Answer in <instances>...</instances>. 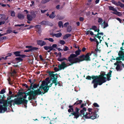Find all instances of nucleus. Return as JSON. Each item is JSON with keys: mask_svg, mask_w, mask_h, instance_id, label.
<instances>
[{"mask_svg": "<svg viewBox=\"0 0 124 124\" xmlns=\"http://www.w3.org/2000/svg\"><path fill=\"white\" fill-rule=\"evenodd\" d=\"M8 106L7 103H3V105H0V113H4L6 111Z\"/></svg>", "mask_w": 124, "mask_h": 124, "instance_id": "nucleus-9", "label": "nucleus"}, {"mask_svg": "<svg viewBox=\"0 0 124 124\" xmlns=\"http://www.w3.org/2000/svg\"><path fill=\"white\" fill-rule=\"evenodd\" d=\"M93 106L95 107H99V105L96 103H95L93 104Z\"/></svg>", "mask_w": 124, "mask_h": 124, "instance_id": "nucleus-58", "label": "nucleus"}, {"mask_svg": "<svg viewBox=\"0 0 124 124\" xmlns=\"http://www.w3.org/2000/svg\"><path fill=\"white\" fill-rule=\"evenodd\" d=\"M50 46H44V48L45 49V50H48L50 48Z\"/></svg>", "mask_w": 124, "mask_h": 124, "instance_id": "nucleus-46", "label": "nucleus"}, {"mask_svg": "<svg viewBox=\"0 0 124 124\" xmlns=\"http://www.w3.org/2000/svg\"><path fill=\"white\" fill-rule=\"evenodd\" d=\"M69 108L68 110V112L69 113L72 112L71 114L72 115L74 116V118L77 119L80 116L83 117V118L91 119H92L97 118V114L96 113L98 111L99 109L97 108L94 109L89 108L87 109L88 112H86V114H85V112L86 110V108L85 107L83 108L82 109H81V108H78L77 107H76L75 111H74L73 106L69 105Z\"/></svg>", "mask_w": 124, "mask_h": 124, "instance_id": "nucleus-1", "label": "nucleus"}, {"mask_svg": "<svg viewBox=\"0 0 124 124\" xmlns=\"http://www.w3.org/2000/svg\"><path fill=\"white\" fill-rule=\"evenodd\" d=\"M86 106V103H82V104L81 105V106H80V107L79 108H84V106Z\"/></svg>", "mask_w": 124, "mask_h": 124, "instance_id": "nucleus-52", "label": "nucleus"}, {"mask_svg": "<svg viewBox=\"0 0 124 124\" xmlns=\"http://www.w3.org/2000/svg\"><path fill=\"white\" fill-rule=\"evenodd\" d=\"M46 43V42L40 40L37 41V44L41 46L45 45Z\"/></svg>", "mask_w": 124, "mask_h": 124, "instance_id": "nucleus-18", "label": "nucleus"}, {"mask_svg": "<svg viewBox=\"0 0 124 124\" xmlns=\"http://www.w3.org/2000/svg\"><path fill=\"white\" fill-rule=\"evenodd\" d=\"M92 29L95 32H97V34L96 35L95 33L94 34H95V37H96L97 38L100 39L102 38V39L103 38V33H99V30L97 29V27L95 26H93L92 27Z\"/></svg>", "mask_w": 124, "mask_h": 124, "instance_id": "nucleus-8", "label": "nucleus"}, {"mask_svg": "<svg viewBox=\"0 0 124 124\" xmlns=\"http://www.w3.org/2000/svg\"><path fill=\"white\" fill-rule=\"evenodd\" d=\"M69 23L68 22H66L63 25V27H67V26L69 25Z\"/></svg>", "mask_w": 124, "mask_h": 124, "instance_id": "nucleus-49", "label": "nucleus"}, {"mask_svg": "<svg viewBox=\"0 0 124 124\" xmlns=\"http://www.w3.org/2000/svg\"><path fill=\"white\" fill-rule=\"evenodd\" d=\"M71 36V34H67L64 35L63 37V39H67L70 38Z\"/></svg>", "mask_w": 124, "mask_h": 124, "instance_id": "nucleus-28", "label": "nucleus"}, {"mask_svg": "<svg viewBox=\"0 0 124 124\" xmlns=\"http://www.w3.org/2000/svg\"><path fill=\"white\" fill-rule=\"evenodd\" d=\"M36 28L37 29L38 33L40 34L41 32L42 31L40 29L41 26L39 25H38L36 26Z\"/></svg>", "mask_w": 124, "mask_h": 124, "instance_id": "nucleus-22", "label": "nucleus"}, {"mask_svg": "<svg viewBox=\"0 0 124 124\" xmlns=\"http://www.w3.org/2000/svg\"><path fill=\"white\" fill-rule=\"evenodd\" d=\"M14 102L13 100H11L8 101L7 100H6L3 103H7V105H8V104H10V106H11L12 105V102Z\"/></svg>", "mask_w": 124, "mask_h": 124, "instance_id": "nucleus-26", "label": "nucleus"}, {"mask_svg": "<svg viewBox=\"0 0 124 124\" xmlns=\"http://www.w3.org/2000/svg\"><path fill=\"white\" fill-rule=\"evenodd\" d=\"M124 54V51H123L122 50H120L118 52V55L119 56H122Z\"/></svg>", "mask_w": 124, "mask_h": 124, "instance_id": "nucleus-31", "label": "nucleus"}, {"mask_svg": "<svg viewBox=\"0 0 124 124\" xmlns=\"http://www.w3.org/2000/svg\"><path fill=\"white\" fill-rule=\"evenodd\" d=\"M40 89H42V88H40V86L39 87V88L38 89L36 90H35L33 91L30 90L29 91V93L30 94H33L34 96L35 97L37 95H39L41 94L42 93L43 94L44 92H42L40 90Z\"/></svg>", "mask_w": 124, "mask_h": 124, "instance_id": "nucleus-7", "label": "nucleus"}, {"mask_svg": "<svg viewBox=\"0 0 124 124\" xmlns=\"http://www.w3.org/2000/svg\"><path fill=\"white\" fill-rule=\"evenodd\" d=\"M60 43L62 45H63L65 43V42L64 40H61L60 41Z\"/></svg>", "mask_w": 124, "mask_h": 124, "instance_id": "nucleus-60", "label": "nucleus"}, {"mask_svg": "<svg viewBox=\"0 0 124 124\" xmlns=\"http://www.w3.org/2000/svg\"><path fill=\"white\" fill-rule=\"evenodd\" d=\"M5 89H3L1 90L0 92V93L1 94H3L6 92V91Z\"/></svg>", "mask_w": 124, "mask_h": 124, "instance_id": "nucleus-50", "label": "nucleus"}, {"mask_svg": "<svg viewBox=\"0 0 124 124\" xmlns=\"http://www.w3.org/2000/svg\"><path fill=\"white\" fill-rule=\"evenodd\" d=\"M8 17H6V16L4 15H0V20H1V19L3 18L4 20H6L8 19Z\"/></svg>", "mask_w": 124, "mask_h": 124, "instance_id": "nucleus-27", "label": "nucleus"}, {"mask_svg": "<svg viewBox=\"0 0 124 124\" xmlns=\"http://www.w3.org/2000/svg\"><path fill=\"white\" fill-rule=\"evenodd\" d=\"M50 35L53 37L55 36L57 38H59L62 36V34L61 33H59L56 34L51 33L50 34Z\"/></svg>", "mask_w": 124, "mask_h": 124, "instance_id": "nucleus-19", "label": "nucleus"}, {"mask_svg": "<svg viewBox=\"0 0 124 124\" xmlns=\"http://www.w3.org/2000/svg\"><path fill=\"white\" fill-rule=\"evenodd\" d=\"M92 42L94 41L95 42L96 44V48L95 49V53H96V54H97V52H100V50L98 49V46L99 44V42L98 41L97 39H89Z\"/></svg>", "mask_w": 124, "mask_h": 124, "instance_id": "nucleus-11", "label": "nucleus"}, {"mask_svg": "<svg viewBox=\"0 0 124 124\" xmlns=\"http://www.w3.org/2000/svg\"><path fill=\"white\" fill-rule=\"evenodd\" d=\"M109 10H111L115 12L116 11V9L113 7L111 6H109L108 7Z\"/></svg>", "mask_w": 124, "mask_h": 124, "instance_id": "nucleus-39", "label": "nucleus"}, {"mask_svg": "<svg viewBox=\"0 0 124 124\" xmlns=\"http://www.w3.org/2000/svg\"><path fill=\"white\" fill-rule=\"evenodd\" d=\"M22 85L23 86H25L26 88H28V89L29 88V86L28 85H27L26 84H23Z\"/></svg>", "mask_w": 124, "mask_h": 124, "instance_id": "nucleus-54", "label": "nucleus"}, {"mask_svg": "<svg viewBox=\"0 0 124 124\" xmlns=\"http://www.w3.org/2000/svg\"><path fill=\"white\" fill-rule=\"evenodd\" d=\"M92 78V77H91L89 76H87L86 78V79H88L89 80H91V78Z\"/></svg>", "mask_w": 124, "mask_h": 124, "instance_id": "nucleus-61", "label": "nucleus"}, {"mask_svg": "<svg viewBox=\"0 0 124 124\" xmlns=\"http://www.w3.org/2000/svg\"><path fill=\"white\" fill-rule=\"evenodd\" d=\"M50 0H43L42 2L43 3H45L47 2H48Z\"/></svg>", "mask_w": 124, "mask_h": 124, "instance_id": "nucleus-57", "label": "nucleus"}, {"mask_svg": "<svg viewBox=\"0 0 124 124\" xmlns=\"http://www.w3.org/2000/svg\"><path fill=\"white\" fill-rule=\"evenodd\" d=\"M36 17V15L35 14L34 12H31L30 15L28 14L27 15V17L28 19L30 21H31L32 19Z\"/></svg>", "mask_w": 124, "mask_h": 124, "instance_id": "nucleus-14", "label": "nucleus"}, {"mask_svg": "<svg viewBox=\"0 0 124 124\" xmlns=\"http://www.w3.org/2000/svg\"><path fill=\"white\" fill-rule=\"evenodd\" d=\"M67 66V65L64 62H62L61 64L58 65V66L60 70H61L62 69L63 70Z\"/></svg>", "mask_w": 124, "mask_h": 124, "instance_id": "nucleus-15", "label": "nucleus"}, {"mask_svg": "<svg viewBox=\"0 0 124 124\" xmlns=\"http://www.w3.org/2000/svg\"><path fill=\"white\" fill-rule=\"evenodd\" d=\"M74 55L70 54L68 57V61L70 63H68L69 66L73 64L79 62H80V59L74 56Z\"/></svg>", "mask_w": 124, "mask_h": 124, "instance_id": "nucleus-3", "label": "nucleus"}, {"mask_svg": "<svg viewBox=\"0 0 124 124\" xmlns=\"http://www.w3.org/2000/svg\"><path fill=\"white\" fill-rule=\"evenodd\" d=\"M113 13L116 14L119 16H121L122 15V14L120 12L117 11L116 10V11L113 12Z\"/></svg>", "mask_w": 124, "mask_h": 124, "instance_id": "nucleus-34", "label": "nucleus"}, {"mask_svg": "<svg viewBox=\"0 0 124 124\" xmlns=\"http://www.w3.org/2000/svg\"><path fill=\"white\" fill-rule=\"evenodd\" d=\"M55 16V15L54 14V12H52L51 14L49 16V17L52 19H53Z\"/></svg>", "mask_w": 124, "mask_h": 124, "instance_id": "nucleus-37", "label": "nucleus"}, {"mask_svg": "<svg viewBox=\"0 0 124 124\" xmlns=\"http://www.w3.org/2000/svg\"><path fill=\"white\" fill-rule=\"evenodd\" d=\"M89 33H90L91 35H95V34H94V33L93 32L90 30H88L87 31L86 33V34L87 35Z\"/></svg>", "mask_w": 124, "mask_h": 124, "instance_id": "nucleus-38", "label": "nucleus"}, {"mask_svg": "<svg viewBox=\"0 0 124 124\" xmlns=\"http://www.w3.org/2000/svg\"><path fill=\"white\" fill-rule=\"evenodd\" d=\"M15 59L16 61H22L23 60L20 57H17Z\"/></svg>", "mask_w": 124, "mask_h": 124, "instance_id": "nucleus-44", "label": "nucleus"}, {"mask_svg": "<svg viewBox=\"0 0 124 124\" xmlns=\"http://www.w3.org/2000/svg\"><path fill=\"white\" fill-rule=\"evenodd\" d=\"M58 77H56L55 78L51 79H53L52 80V82L53 84H54L55 86H56L57 85V82H58V81L57 80Z\"/></svg>", "mask_w": 124, "mask_h": 124, "instance_id": "nucleus-24", "label": "nucleus"}, {"mask_svg": "<svg viewBox=\"0 0 124 124\" xmlns=\"http://www.w3.org/2000/svg\"><path fill=\"white\" fill-rule=\"evenodd\" d=\"M106 79H107L106 77L104 76L103 77H101V78H99V79L101 82L100 83V84L102 85L103 83L106 82Z\"/></svg>", "mask_w": 124, "mask_h": 124, "instance_id": "nucleus-17", "label": "nucleus"}, {"mask_svg": "<svg viewBox=\"0 0 124 124\" xmlns=\"http://www.w3.org/2000/svg\"><path fill=\"white\" fill-rule=\"evenodd\" d=\"M57 60L58 61L61 62L64 60H66L67 61H68V59H67L65 57H63L62 59H61L60 57H58V58Z\"/></svg>", "mask_w": 124, "mask_h": 124, "instance_id": "nucleus-29", "label": "nucleus"}, {"mask_svg": "<svg viewBox=\"0 0 124 124\" xmlns=\"http://www.w3.org/2000/svg\"><path fill=\"white\" fill-rule=\"evenodd\" d=\"M114 63L115 64H119L121 65H122V64H123L122 63V61H117L116 62Z\"/></svg>", "mask_w": 124, "mask_h": 124, "instance_id": "nucleus-43", "label": "nucleus"}, {"mask_svg": "<svg viewBox=\"0 0 124 124\" xmlns=\"http://www.w3.org/2000/svg\"><path fill=\"white\" fill-rule=\"evenodd\" d=\"M68 47L66 46H65V48H63V50L64 51H67L68 50Z\"/></svg>", "mask_w": 124, "mask_h": 124, "instance_id": "nucleus-62", "label": "nucleus"}, {"mask_svg": "<svg viewBox=\"0 0 124 124\" xmlns=\"http://www.w3.org/2000/svg\"><path fill=\"white\" fill-rule=\"evenodd\" d=\"M39 86V84H33V83H32L31 84L29 88L27 89V90L30 91L31 89H32V91H33L34 89L37 88Z\"/></svg>", "mask_w": 124, "mask_h": 124, "instance_id": "nucleus-13", "label": "nucleus"}, {"mask_svg": "<svg viewBox=\"0 0 124 124\" xmlns=\"http://www.w3.org/2000/svg\"><path fill=\"white\" fill-rule=\"evenodd\" d=\"M91 54L90 53H88L85 55L84 54L80 55L79 56L80 58V62H82L84 61H90L91 59L90 56L91 55Z\"/></svg>", "mask_w": 124, "mask_h": 124, "instance_id": "nucleus-5", "label": "nucleus"}, {"mask_svg": "<svg viewBox=\"0 0 124 124\" xmlns=\"http://www.w3.org/2000/svg\"><path fill=\"white\" fill-rule=\"evenodd\" d=\"M57 46V45L56 44H53L52 45V46H50V47L51 48L53 49H54V48L56 47Z\"/></svg>", "mask_w": 124, "mask_h": 124, "instance_id": "nucleus-47", "label": "nucleus"}, {"mask_svg": "<svg viewBox=\"0 0 124 124\" xmlns=\"http://www.w3.org/2000/svg\"><path fill=\"white\" fill-rule=\"evenodd\" d=\"M112 72V71L111 70H110L109 71L108 73V74L106 75L108 76H111V73Z\"/></svg>", "mask_w": 124, "mask_h": 124, "instance_id": "nucleus-53", "label": "nucleus"}, {"mask_svg": "<svg viewBox=\"0 0 124 124\" xmlns=\"http://www.w3.org/2000/svg\"><path fill=\"white\" fill-rule=\"evenodd\" d=\"M112 2L113 4L116 6H119L121 7H124V5L121 3L120 1H118L117 2L113 0L112 1Z\"/></svg>", "mask_w": 124, "mask_h": 124, "instance_id": "nucleus-16", "label": "nucleus"}, {"mask_svg": "<svg viewBox=\"0 0 124 124\" xmlns=\"http://www.w3.org/2000/svg\"><path fill=\"white\" fill-rule=\"evenodd\" d=\"M92 78L93 79L92 83L93 84V87L94 88H96L98 85H101L100 84V83L101 82L99 79V78L96 76H92Z\"/></svg>", "mask_w": 124, "mask_h": 124, "instance_id": "nucleus-6", "label": "nucleus"}, {"mask_svg": "<svg viewBox=\"0 0 124 124\" xmlns=\"http://www.w3.org/2000/svg\"><path fill=\"white\" fill-rule=\"evenodd\" d=\"M81 50L80 49H78L77 50L75 51V54H72L71 55H74V56L77 57L78 55H79L80 54V53L81 52Z\"/></svg>", "mask_w": 124, "mask_h": 124, "instance_id": "nucleus-21", "label": "nucleus"}, {"mask_svg": "<svg viewBox=\"0 0 124 124\" xmlns=\"http://www.w3.org/2000/svg\"><path fill=\"white\" fill-rule=\"evenodd\" d=\"M72 29L71 26L70 25H69L67 28V32H70L71 31Z\"/></svg>", "mask_w": 124, "mask_h": 124, "instance_id": "nucleus-32", "label": "nucleus"}, {"mask_svg": "<svg viewBox=\"0 0 124 124\" xmlns=\"http://www.w3.org/2000/svg\"><path fill=\"white\" fill-rule=\"evenodd\" d=\"M49 83V81L48 82L44 80L42 82V83L40 86V88H42V89L43 90L44 93H43V94H44L48 92V84Z\"/></svg>", "mask_w": 124, "mask_h": 124, "instance_id": "nucleus-4", "label": "nucleus"}, {"mask_svg": "<svg viewBox=\"0 0 124 124\" xmlns=\"http://www.w3.org/2000/svg\"><path fill=\"white\" fill-rule=\"evenodd\" d=\"M24 24H17L15 25V26H19V27L23 26H24Z\"/></svg>", "mask_w": 124, "mask_h": 124, "instance_id": "nucleus-64", "label": "nucleus"}, {"mask_svg": "<svg viewBox=\"0 0 124 124\" xmlns=\"http://www.w3.org/2000/svg\"><path fill=\"white\" fill-rule=\"evenodd\" d=\"M121 56H119L118 57H117L116 58V60L117 61H119L121 60Z\"/></svg>", "mask_w": 124, "mask_h": 124, "instance_id": "nucleus-51", "label": "nucleus"}, {"mask_svg": "<svg viewBox=\"0 0 124 124\" xmlns=\"http://www.w3.org/2000/svg\"><path fill=\"white\" fill-rule=\"evenodd\" d=\"M58 25L60 28H61L62 27V28H63V23L62 22V21H60L58 22Z\"/></svg>", "mask_w": 124, "mask_h": 124, "instance_id": "nucleus-35", "label": "nucleus"}, {"mask_svg": "<svg viewBox=\"0 0 124 124\" xmlns=\"http://www.w3.org/2000/svg\"><path fill=\"white\" fill-rule=\"evenodd\" d=\"M54 70H55V72H57L60 70L57 67H55L54 69Z\"/></svg>", "mask_w": 124, "mask_h": 124, "instance_id": "nucleus-56", "label": "nucleus"}, {"mask_svg": "<svg viewBox=\"0 0 124 124\" xmlns=\"http://www.w3.org/2000/svg\"><path fill=\"white\" fill-rule=\"evenodd\" d=\"M39 49V48L37 47H34L32 46H31V52L33 51H34L37 50Z\"/></svg>", "mask_w": 124, "mask_h": 124, "instance_id": "nucleus-33", "label": "nucleus"}, {"mask_svg": "<svg viewBox=\"0 0 124 124\" xmlns=\"http://www.w3.org/2000/svg\"><path fill=\"white\" fill-rule=\"evenodd\" d=\"M11 16H15V13L13 11H12L10 12Z\"/></svg>", "mask_w": 124, "mask_h": 124, "instance_id": "nucleus-45", "label": "nucleus"}, {"mask_svg": "<svg viewBox=\"0 0 124 124\" xmlns=\"http://www.w3.org/2000/svg\"><path fill=\"white\" fill-rule=\"evenodd\" d=\"M48 23H49V22H46V21H43L41 22V24L43 25H47Z\"/></svg>", "mask_w": 124, "mask_h": 124, "instance_id": "nucleus-41", "label": "nucleus"}, {"mask_svg": "<svg viewBox=\"0 0 124 124\" xmlns=\"http://www.w3.org/2000/svg\"><path fill=\"white\" fill-rule=\"evenodd\" d=\"M25 92H19L17 93V95L18 96H21L23 94H26Z\"/></svg>", "mask_w": 124, "mask_h": 124, "instance_id": "nucleus-42", "label": "nucleus"}, {"mask_svg": "<svg viewBox=\"0 0 124 124\" xmlns=\"http://www.w3.org/2000/svg\"><path fill=\"white\" fill-rule=\"evenodd\" d=\"M30 92L29 91L28 93H26V94L27 95L29 96L28 97V100H30L31 99H34L35 97L34 96L33 94H30L28 93Z\"/></svg>", "mask_w": 124, "mask_h": 124, "instance_id": "nucleus-20", "label": "nucleus"}, {"mask_svg": "<svg viewBox=\"0 0 124 124\" xmlns=\"http://www.w3.org/2000/svg\"><path fill=\"white\" fill-rule=\"evenodd\" d=\"M8 56H6L4 58V57H2L1 58H0V60H1L2 59L3 60H6L7 59V58L8 57Z\"/></svg>", "mask_w": 124, "mask_h": 124, "instance_id": "nucleus-59", "label": "nucleus"}, {"mask_svg": "<svg viewBox=\"0 0 124 124\" xmlns=\"http://www.w3.org/2000/svg\"><path fill=\"white\" fill-rule=\"evenodd\" d=\"M114 65H116V69L117 71H121L123 70V68H124V64H122V65L119 64H116L115 63H114Z\"/></svg>", "mask_w": 124, "mask_h": 124, "instance_id": "nucleus-12", "label": "nucleus"}, {"mask_svg": "<svg viewBox=\"0 0 124 124\" xmlns=\"http://www.w3.org/2000/svg\"><path fill=\"white\" fill-rule=\"evenodd\" d=\"M55 72L51 71H47L46 72L48 73L49 77L51 78V79H53L56 78V77H58V75L57 74H54Z\"/></svg>", "mask_w": 124, "mask_h": 124, "instance_id": "nucleus-10", "label": "nucleus"}, {"mask_svg": "<svg viewBox=\"0 0 124 124\" xmlns=\"http://www.w3.org/2000/svg\"><path fill=\"white\" fill-rule=\"evenodd\" d=\"M22 58H23L26 57V56L25 54H20V56Z\"/></svg>", "mask_w": 124, "mask_h": 124, "instance_id": "nucleus-63", "label": "nucleus"}, {"mask_svg": "<svg viewBox=\"0 0 124 124\" xmlns=\"http://www.w3.org/2000/svg\"><path fill=\"white\" fill-rule=\"evenodd\" d=\"M6 98L5 96L4 95H2V97L1 98V99H0V104H1L2 103L3 101V99H4Z\"/></svg>", "mask_w": 124, "mask_h": 124, "instance_id": "nucleus-40", "label": "nucleus"}, {"mask_svg": "<svg viewBox=\"0 0 124 124\" xmlns=\"http://www.w3.org/2000/svg\"><path fill=\"white\" fill-rule=\"evenodd\" d=\"M20 53L21 52L20 51L14 52H13L14 54H15V56L16 57H19L20 56Z\"/></svg>", "mask_w": 124, "mask_h": 124, "instance_id": "nucleus-25", "label": "nucleus"}, {"mask_svg": "<svg viewBox=\"0 0 124 124\" xmlns=\"http://www.w3.org/2000/svg\"><path fill=\"white\" fill-rule=\"evenodd\" d=\"M107 77V80L108 81H109L111 80V79L110 78V77H111V76H108V75H106Z\"/></svg>", "mask_w": 124, "mask_h": 124, "instance_id": "nucleus-55", "label": "nucleus"}, {"mask_svg": "<svg viewBox=\"0 0 124 124\" xmlns=\"http://www.w3.org/2000/svg\"><path fill=\"white\" fill-rule=\"evenodd\" d=\"M24 16L23 14H19L18 15V17L20 19H23L24 18Z\"/></svg>", "mask_w": 124, "mask_h": 124, "instance_id": "nucleus-30", "label": "nucleus"}, {"mask_svg": "<svg viewBox=\"0 0 124 124\" xmlns=\"http://www.w3.org/2000/svg\"><path fill=\"white\" fill-rule=\"evenodd\" d=\"M82 101L81 100H77L76 102H75L74 104L72 105L73 106H73L74 105H78V104H81L82 102Z\"/></svg>", "mask_w": 124, "mask_h": 124, "instance_id": "nucleus-23", "label": "nucleus"}, {"mask_svg": "<svg viewBox=\"0 0 124 124\" xmlns=\"http://www.w3.org/2000/svg\"><path fill=\"white\" fill-rule=\"evenodd\" d=\"M13 105H19L23 104L25 108L27 107V105L28 101L25 99H23V98L21 97H17L15 98L14 100Z\"/></svg>", "mask_w": 124, "mask_h": 124, "instance_id": "nucleus-2", "label": "nucleus"}, {"mask_svg": "<svg viewBox=\"0 0 124 124\" xmlns=\"http://www.w3.org/2000/svg\"><path fill=\"white\" fill-rule=\"evenodd\" d=\"M107 74H105V72L102 73H101L100 75L99 76H96L98 78H101V77H103L104 76H106Z\"/></svg>", "mask_w": 124, "mask_h": 124, "instance_id": "nucleus-36", "label": "nucleus"}, {"mask_svg": "<svg viewBox=\"0 0 124 124\" xmlns=\"http://www.w3.org/2000/svg\"><path fill=\"white\" fill-rule=\"evenodd\" d=\"M103 28H105L106 27H107L108 26V24L106 23H105V22H103Z\"/></svg>", "mask_w": 124, "mask_h": 124, "instance_id": "nucleus-48", "label": "nucleus"}]
</instances>
